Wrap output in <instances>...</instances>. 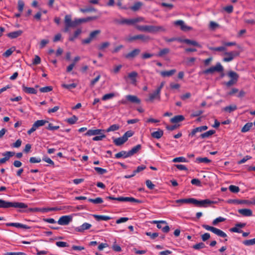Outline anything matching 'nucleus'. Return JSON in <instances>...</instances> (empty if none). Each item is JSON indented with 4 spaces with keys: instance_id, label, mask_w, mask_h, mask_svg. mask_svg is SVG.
<instances>
[{
    "instance_id": "nucleus-11",
    "label": "nucleus",
    "mask_w": 255,
    "mask_h": 255,
    "mask_svg": "<svg viewBox=\"0 0 255 255\" xmlns=\"http://www.w3.org/2000/svg\"><path fill=\"white\" fill-rule=\"evenodd\" d=\"M136 20H133V19L122 18L121 19H115L114 22L119 24L132 25L135 23Z\"/></svg>"
},
{
    "instance_id": "nucleus-3",
    "label": "nucleus",
    "mask_w": 255,
    "mask_h": 255,
    "mask_svg": "<svg viewBox=\"0 0 255 255\" xmlns=\"http://www.w3.org/2000/svg\"><path fill=\"white\" fill-rule=\"evenodd\" d=\"M150 39L149 36L144 34H139L134 36H130L127 37L126 40L128 42H131L136 40H140L142 42H145L149 41Z\"/></svg>"
},
{
    "instance_id": "nucleus-26",
    "label": "nucleus",
    "mask_w": 255,
    "mask_h": 255,
    "mask_svg": "<svg viewBox=\"0 0 255 255\" xmlns=\"http://www.w3.org/2000/svg\"><path fill=\"white\" fill-rule=\"evenodd\" d=\"M185 119L184 117L182 115L175 116L170 119V122L172 123H178L179 122L184 121Z\"/></svg>"
},
{
    "instance_id": "nucleus-53",
    "label": "nucleus",
    "mask_w": 255,
    "mask_h": 255,
    "mask_svg": "<svg viewBox=\"0 0 255 255\" xmlns=\"http://www.w3.org/2000/svg\"><path fill=\"white\" fill-rule=\"evenodd\" d=\"M96 10V9L92 6H90V7H87L86 8H80V11L83 13L87 12H91V11H95Z\"/></svg>"
},
{
    "instance_id": "nucleus-46",
    "label": "nucleus",
    "mask_w": 255,
    "mask_h": 255,
    "mask_svg": "<svg viewBox=\"0 0 255 255\" xmlns=\"http://www.w3.org/2000/svg\"><path fill=\"white\" fill-rule=\"evenodd\" d=\"M62 87L65 89L71 90L77 87V84L75 83H72L70 84H63L62 85Z\"/></svg>"
},
{
    "instance_id": "nucleus-28",
    "label": "nucleus",
    "mask_w": 255,
    "mask_h": 255,
    "mask_svg": "<svg viewBox=\"0 0 255 255\" xmlns=\"http://www.w3.org/2000/svg\"><path fill=\"white\" fill-rule=\"evenodd\" d=\"M163 134V131L162 130H161L160 129H158V130H157L156 131H154V132H152L151 134L152 137L156 138V139H159V138H161Z\"/></svg>"
},
{
    "instance_id": "nucleus-44",
    "label": "nucleus",
    "mask_w": 255,
    "mask_h": 255,
    "mask_svg": "<svg viewBox=\"0 0 255 255\" xmlns=\"http://www.w3.org/2000/svg\"><path fill=\"white\" fill-rule=\"evenodd\" d=\"M48 125L46 128L49 130L54 131L59 128V126H53V124L48 122Z\"/></svg>"
},
{
    "instance_id": "nucleus-31",
    "label": "nucleus",
    "mask_w": 255,
    "mask_h": 255,
    "mask_svg": "<svg viewBox=\"0 0 255 255\" xmlns=\"http://www.w3.org/2000/svg\"><path fill=\"white\" fill-rule=\"evenodd\" d=\"M141 148L140 144H137L136 146L132 147L130 150H129L130 156H132L134 154L136 153Z\"/></svg>"
},
{
    "instance_id": "nucleus-64",
    "label": "nucleus",
    "mask_w": 255,
    "mask_h": 255,
    "mask_svg": "<svg viewBox=\"0 0 255 255\" xmlns=\"http://www.w3.org/2000/svg\"><path fill=\"white\" fill-rule=\"evenodd\" d=\"M42 160L52 166L54 165V162L47 156H44L43 157Z\"/></svg>"
},
{
    "instance_id": "nucleus-45",
    "label": "nucleus",
    "mask_w": 255,
    "mask_h": 255,
    "mask_svg": "<svg viewBox=\"0 0 255 255\" xmlns=\"http://www.w3.org/2000/svg\"><path fill=\"white\" fill-rule=\"evenodd\" d=\"M247 200H236V199H230L228 201V203H231V204L233 203V204H240L245 203H247Z\"/></svg>"
},
{
    "instance_id": "nucleus-16",
    "label": "nucleus",
    "mask_w": 255,
    "mask_h": 255,
    "mask_svg": "<svg viewBox=\"0 0 255 255\" xmlns=\"http://www.w3.org/2000/svg\"><path fill=\"white\" fill-rule=\"evenodd\" d=\"M65 25L71 26L72 27H76L75 19L72 21L70 15H66L64 18Z\"/></svg>"
},
{
    "instance_id": "nucleus-33",
    "label": "nucleus",
    "mask_w": 255,
    "mask_h": 255,
    "mask_svg": "<svg viewBox=\"0 0 255 255\" xmlns=\"http://www.w3.org/2000/svg\"><path fill=\"white\" fill-rule=\"evenodd\" d=\"M215 133V130H210L207 132H205L201 134L200 135V137H201L202 138H207V137H209V136H210L211 135H213Z\"/></svg>"
},
{
    "instance_id": "nucleus-32",
    "label": "nucleus",
    "mask_w": 255,
    "mask_h": 255,
    "mask_svg": "<svg viewBox=\"0 0 255 255\" xmlns=\"http://www.w3.org/2000/svg\"><path fill=\"white\" fill-rule=\"evenodd\" d=\"M15 47L12 46L9 49H7L5 52L2 54V56L4 57H9L12 53L15 50Z\"/></svg>"
},
{
    "instance_id": "nucleus-50",
    "label": "nucleus",
    "mask_w": 255,
    "mask_h": 255,
    "mask_svg": "<svg viewBox=\"0 0 255 255\" xmlns=\"http://www.w3.org/2000/svg\"><path fill=\"white\" fill-rule=\"evenodd\" d=\"M243 244L247 246H252L255 244V238L251 239V240H245L243 242Z\"/></svg>"
},
{
    "instance_id": "nucleus-34",
    "label": "nucleus",
    "mask_w": 255,
    "mask_h": 255,
    "mask_svg": "<svg viewBox=\"0 0 255 255\" xmlns=\"http://www.w3.org/2000/svg\"><path fill=\"white\" fill-rule=\"evenodd\" d=\"M195 162L198 163H209L211 162V160L208 159L207 157H197L196 159Z\"/></svg>"
},
{
    "instance_id": "nucleus-8",
    "label": "nucleus",
    "mask_w": 255,
    "mask_h": 255,
    "mask_svg": "<svg viewBox=\"0 0 255 255\" xmlns=\"http://www.w3.org/2000/svg\"><path fill=\"white\" fill-rule=\"evenodd\" d=\"M72 221V217L70 215L61 216L57 221V223L62 226L68 225Z\"/></svg>"
},
{
    "instance_id": "nucleus-60",
    "label": "nucleus",
    "mask_w": 255,
    "mask_h": 255,
    "mask_svg": "<svg viewBox=\"0 0 255 255\" xmlns=\"http://www.w3.org/2000/svg\"><path fill=\"white\" fill-rule=\"evenodd\" d=\"M146 168V166L144 165H141L140 166H138L136 170H134L133 172L135 174H136L137 173H139L143 170H144Z\"/></svg>"
},
{
    "instance_id": "nucleus-20",
    "label": "nucleus",
    "mask_w": 255,
    "mask_h": 255,
    "mask_svg": "<svg viewBox=\"0 0 255 255\" xmlns=\"http://www.w3.org/2000/svg\"><path fill=\"white\" fill-rule=\"evenodd\" d=\"M130 156L129 151L124 150H122L115 154V157L116 158H120L122 157L126 158Z\"/></svg>"
},
{
    "instance_id": "nucleus-51",
    "label": "nucleus",
    "mask_w": 255,
    "mask_h": 255,
    "mask_svg": "<svg viewBox=\"0 0 255 255\" xmlns=\"http://www.w3.org/2000/svg\"><path fill=\"white\" fill-rule=\"evenodd\" d=\"M204 248H205V244L202 242L195 244L193 246V248L195 250H200Z\"/></svg>"
},
{
    "instance_id": "nucleus-6",
    "label": "nucleus",
    "mask_w": 255,
    "mask_h": 255,
    "mask_svg": "<svg viewBox=\"0 0 255 255\" xmlns=\"http://www.w3.org/2000/svg\"><path fill=\"white\" fill-rule=\"evenodd\" d=\"M224 54L226 56L223 58V61L229 62L232 61L235 57L239 56L240 52L238 51H232L226 52Z\"/></svg>"
},
{
    "instance_id": "nucleus-59",
    "label": "nucleus",
    "mask_w": 255,
    "mask_h": 255,
    "mask_svg": "<svg viewBox=\"0 0 255 255\" xmlns=\"http://www.w3.org/2000/svg\"><path fill=\"white\" fill-rule=\"evenodd\" d=\"M100 33H101V30H96L92 31L90 33V34L89 35V36L93 39L95 37H96V36L97 35H98L99 34H100Z\"/></svg>"
},
{
    "instance_id": "nucleus-39",
    "label": "nucleus",
    "mask_w": 255,
    "mask_h": 255,
    "mask_svg": "<svg viewBox=\"0 0 255 255\" xmlns=\"http://www.w3.org/2000/svg\"><path fill=\"white\" fill-rule=\"evenodd\" d=\"M120 127L118 124H114L111 126L109 128H108L105 131L106 132H110V131H114L118 130L120 128Z\"/></svg>"
},
{
    "instance_id": "nucleus-38",
    "label": "nucleus",
    "mask_w": 255,
    "mask_h": 255,
    "mask_svg": "<svg viewBox=\"0 0 255 255\" xmlns=\"http://www.w3.org/2000/svg\"><path fill=\"white\" fill-rule=\"evenodd\" d=\"M124 202H135L136 203H141V201L136 199L133 197H124Z\"/></svg>"
},
{
    "instance_id": "nucleus-30",
    "label": "nucleus",
    "mask_w": 255,
    "mask_h": 255,
    "mask_svg": "<svg viewBox=\"0 0 255 255\" xmlns=\"http://www.w3.org/2000/svg\"><path fill=\"white\" fill-rule=\"evenodd\" d=\"M228 75L231 78V80H233L236 82L238 81L239 75L236 72L231 71L228 72Z\"/></svg>"
},
{
    "instance_id": "nucleus-62",
    "label": "nucleus",
    "mask_w": 255,
    "mask_h": 255,
    "mask_svg": "<svg viewBox=\"0 0 255 255\" xmlns=\"http://www.w3.org/2000/svg\"><path fill=\"white\" fill-rule=\"evenodd\" d=\"M41 161V159L39 157H31L29 159V162L31 163H39Z\"/></svg>"
},
{
    "instance_id": "nucleus-27",
    "label": "nucleus",
    "mask_w": 255,
    "mask_h": 255,
    "mask_svg": "<svg viewBox=\"0 0 255 255\" xmlns=\"http://www.w3.org/2000/svg\"><path fill=\"white\" fill-rule=\"evenodd\" d=\"M176 70L175 69H172L169 71H164L160 72V75L163 77H170L175 73Z\"/></svg>"
},
{
    "instance_id": "nucleus-4",
    "label": "nucleus",
    "mask_w": 255,
    "mask_h": 255,
    "mask_svg": "<svg viewBox=\"0 0 255 255\" xmlns=\"http://www.w3.org/2000/svg\"><path fill=\"white\" fill-rule=\"evenodd\" d=\"M223 67L220 63H217L215 66H212L208 69L204 70L202 73L204 74H213L214 72H223Z\"/></svg>"
},
{
    "instance_id": "nucleus-47",
    "label": "nucleus",
    "mask_w": 255,
    "mask_h": 255,
    "mask_svg": "<svg viewBox=\"0 0 255 255\" xmlns=\"http://www.w3.org/2000/svg\"><path fill=\"white\" fill-rule=\"evenodd\" d=\"M229 189L232 193H238L240 191V188L238 186L231 185L229 186Z\"/></svg>"
},
{
    "instance_id": "nucleus-61",
    "label": "nucleus",
    "mask_w": 255,
    "mask_h": 255,
    "mask_svg": "<svg viewBox=\"0 0 255 255\" xmlns=\"http://www.w3.org/2000/svg\"><path fill=\"white\" fill-rule=\"evenodd\" d=\"M226 219L220 217L215 219L212 222L213 225H216L219 222H222L225 221Z\"/></svg>"
},
{
    "instance_id": "nucleus-12",
    "label": "nucleus",
    "mask_w": 255,
    "mask_h": 255,
    "mask_svg": "<svg viewBox=\"0 0 255 255\" xmlns=\"http://www.w3.org/2000/svg\"><path fill=\"white\" fill-rule=\"evenodd\" d=\"M140 52V50L139 48H135L132 50L131 51L127 53L125 55V57L127 59H133L135 57L137 56Z\"/></svg>"
},
{
    "instance_id": "nucleus-24",
    "label": "nucleus",
    "mask_w": 255,
    "mask_h": 255,
    "mask_svg": "<svg viewBox=\"0 0 255 255\" xmlns=\"http://www.w3.org/2000/svg\"><path fill=\"white\" fill-rule=\"evenodd\" d=\"M180 41L188 45H192L195 46H197L199 48L201 47V45L199 44L197 42L194 40H192L188 39H184L183 40H181Z\"/></svg>"
},
{
    "instance_id": "nucleus-7",
    "label": "nucleus",
    "mask_w": 255,
    "mask_h": 255,
    "mask_svg": "<svg viewBox=\"0 0 255 255\" xmlns=\"http://www.w3.org/2000/svg\"><path fill=\"white\" fill-rule=\"evenodd\" d=\"M165 29L162 26L145 25V32L156 33L159 31H165Z\"/></svg>"
},
{
    "instance_id": "nucleus-2",
    "label": "nucleus",
    "mask_w": 255,
    "mask_h": 255,
    "mask_svg": "<svg viewBox=\"0 0 255 255\" xmlns=\"http://www.w3.org/2000/svg\"><path fill=\"white\" fill-rule=\"evenodd\" d=\"M202 227L205 229L213 232V233H214L215 235H217L219 237L225 238L227 236V234L225 232L215 227L210 226L207 225H203Z\"/></svg>"
},
{
    "instance_id": "nucleus-5",
    "label": "nucleus",
    "mask_w": 255,
    "mask_h": 255,
    "mask_svg": "<svg viewBox=\"0 0 255 255\" xmlns=\"http://www.w3.org/2000/svg\"><path fill=\"white\" fill-rule=\"evenodd\" d=\"M48 123V122L46 120H41L36 121L32 126L31 128H30L27 131V133L28 134L30 135L32 132L35 131L38 128L40 127H42L44 126L45 124Z\"/></svg>"
},
{
    "instance_id": "nucleus-25",
    "label": "nucleus",
    "mask_w": 255,
    "mask_h": 255,
    "mask_svg": "<svg viewBox=\"0 0 255 255\" xmlns=\"http://www.w3.org/2000/svg\"><path fill=\"white\" fill-rule=\"evenodd\" d=\"M113 142L115 143V144L117 146H120L127 141V140L125 139L123 136L117 138H113Z\"/></svg>"
},
{
    "instance_id": "nucleus-54",
    "label": "nucleus",
    "mask_w": 255,
    "mask_h": 255,
    "mask_svg": "<svg viewBox=\"0 0 255 255\" xmlns=\"http://www.w3.org/2000/svg\"><path fill=\"white\" fill-rule=\"evenodd\" d=\"M173 162H187L188 161L187 159L184 157H178L174 158L172 160Z\"/></svg>"
},
{
    "instance_id": "nucleus-23",
    "label": "nucleus",
    "mask_w": 255,
    "mask_h": 255,
    "mask_svg": "<svg viewBox=\"0 0 255 255\" xmlns=\"http://www.w3.org/2000/svg\"><path fill=\"white\" fill-rule=\"evenodd\" d=\"M160 93L159 90H156L154 92L149 94V99L147 101H153L154 99L157 98L160 99Z\"/></svg>"
},
{
    "instance_id": "nucleus-41",
    "label": "nucleus",
    "mask_w": 255,
    "mask_h": 255,
    "mask_svg": "<svg viewBox=\"0 0 255 255\" xmlns=\"http://www.w3.org/2000/svg\"><path fill=\"white\" fill-rule=\"evenodd\" d=\"M253 126L252 123H247L242 128L241 131L242 132H246L250 130L251 128Z\"/></svg>"
},
{
    "instance_id": "nucleus-48",
    "label": "nucleus",
    "mask_w": 255,
    "mask_h": 255,
    "mask_svg": "<svg viewBox=\"0 0 255 255\" xmlns=\"http://www.w3.org/2000/svg\"><path fill=\"white\" fill-rule=\"evenodd\" d=\"M94 169L98 173L101 175L105 174L107 172V170L106 169L99 167H94Z\"/></svg>"
},
{
    "instance_id": "nucleus-14",
    "label": "nucleus",
    "mask_w": 255,
    "mask_h": 255,
    "mask_svg": "<svg viewBox=\"0 0 255 255\" xmlns=\"http://www.w3.org/2000/svg\"><path fill=\"white\" fill-rule=\"evenodd\" d=\"M91 227V224L88 223H85L81 226L76 227L75 228V231L77 232L83 233L85 230L89 229Z\"/></svg>"
},
{
    "instance_id": "nucleus-22",
    "label": "nucleus",
    "mask_w": 255,
    "mask_h": 255,
    "mask_svg": "<svg viewBox=\"0 0 255 255\" xmlns=\"http://www.w3.org/2000/svg\"><path fill=\"white\" fill-rule=\"evenodd\" d=\"M22 89L24 92L27 94H36L37 90H36L34 88L32 87H27L25 86L24 85L22 86Z\"/></svg>"
},
{
    "instance_id": "nucleus-19",
    "label": "nucleus",
    "mask_w": 255,
    "mask_h": 255,
    "mask_svg": "<svg viewBox=\"0 0 255 255\" xmlns=\"http://www.w3.org/2000/svg\"><path fill=\"white\" fill-rule=\"evenodd\" d=\"M138 73L135 71H132L128 73V78L131 81V83L135 84L136 82V77H137Z\"/></svg>"
},
{
    "instance_id": "nucleus-36",
    "label": "nucleus",
    "mask_w": 255,
    "mask_h": 255,
    "mask_svg": "<svg viewBox=\"0 0 255 255\" xmlns=\"http://www.w3.org/2000/svg\"><path fill=\"white\" fill-rule=\"evenodd\" d=\"M237 109V107L236 105H230L229 106L225 107L223 108V110L229 113H231L233 111H234Z\"/></svg>"
},
{
    "instance_id": "nucleus-52",
    "label": "nucleus",
    "mask_w": 255,
    "mask_h": 255,
    "mask_svg": "<svg viewBox=\"0 0 255 255\" xmlns=\"http://www.w3.org/2000/svg\"><path fill=\"white\" fill-rule=\"evenodd\" d=\"M134 134L133 131L132 130H128L125 133V134L123 135L125 139L127 141L128 137L132 136Z\"/></svg>"
},
{
    "instance_id": "nucleus-56",
    "label": "nucleus",
    "mask_w": 255,
    "mask_h": 255,
    "mask_svg": "<svg viewBox=\"0 0 255 255\" xmlns=\"http://www.w3.org/2000/svg\"><path fill=\"white\" fill-rule=\"evenodd\" d=\"M24 3L22 0H18V9L20 12H21L23 10Z\"/></svg>"
},
{
    "instance_id": "nucleus-10",
    "label": "nucleus",
    "mask_w": 255,
    "mask_h": 255,
    "mask_svg": "<svg viewBox=\"0 0 255 255\" xmlns=\"http://www.w3.org/2000/svg\"><path fill=\"white\" fill-rule=\"evenodd\" d=\"M98 18V16H89V17H88L86 18H76L75 19L76 27L82 23H85V22L90 21L91 20H95V19H97Z\"/></svg>"
},
{
    "instance_id": "nucleus-40",
    "label": "nucleus",
    "mask_w": 255,
    "mask_h": 255,
    "mask_svg": "<svg viewBox=\"0 0 255 255\" xmlns=\"http://www.w3.org/2000/svg\"><path fill=\"white\" fill-rule=\"evenodd\" d=\"M208 48L210 50L214 51L222 52V51H225L227 50V48L225 46H220V47H208Z\"/></svg>"
},
{
    "instance_id": "nucleus-18",
    "label": "nucleus",
    "mask_w": 255,
    "mask_h": 255,
    "mask_svg": "<svg viewBox=\"0 0 255 255\" xmlns=\"http://www.w3.org/2000/svg\"><path fill=\"white\" fill-rule=\"evenodd\" d=\"M126 99L132 103L139 104L140 103V100L137 96L134 95H127Z\"/></svg>"
},
{
    "instance_id": "nucleus-1",
    "label": "nucleus",
    "mask_w": 255,
    "mask_h": 255,
    "mask_svg": "<svg viewBox=\"0 0 255 255\" xmlns=\"http://www.w3.org/2000/svg\"><path fill=\"white\" fill-rule=\"evenodd\" d=\"M27 204L22 202H11L0 199V208H15L25 209L27 208Z\"/></svg>"
},
{
    "instance_id": "nucleus-21",
    "label": "nucleus",
    "mask_w": 255,
    "mask_h": 255,
    "mask_svg": "<svg viewBox=\"0 0 255 255\" xmlns=\"http://www.w3.org/2000/svg\"><path fill=\"white\" fill-rule=\"evenodd\" d=\"M22 33H23V31L22 30H18L15 31H13V32L8 33L7 34V36L11 39H13V38H16L19 37L22 34Z\"/></svg>"
},
{
    "instance_id": "nucleus-43",
    "label": "nucleus",
    "mask_w": 255,
    "mask_h": 255,
    "mask_svg": "<svg viewBox=\"0 0 255 255\" xmlns=\"http://www.w3.org/2000/svg\"><path fill=\"white\" fill-rule=\"evenodd\" d=\"M88 201L95 204H101L103 202V199L101 197H97L96 199L90 198L88 199Z\"/></svg>"
},
{
    "instance_id": "nucleus-49",
    "label": "nucleus",
    "mask_w": 255,
    "mask_h": 255,
    "mask_svg": "<svg viewBox=\"0 0 255 255\" xmlns=\"http://www.w3.org/2000/svg\"><path fill=\"white\" fill-rule=\"evenodd\" d=\"M52 89V86H46L40 88L39 91L42 93H47L51 91Z\"/></svg>"
},
{
    "instance_id": "nucleus-35",
    "label": "nucleus",
    "mask_w": 255,
    "mask_h": 255,
    "mask_svg": "<svg viewBox=\"0 0 255 255\" xmlns=\"http://www.w3.org/2000/svg\"><path fill=\"white\" fill-rule=\"evenodd\" d=\"M170 52L169 48H165L160 50L157 56L158 57H163V56L168 54Z\"/></svg>"
},
{
    "instance_id": "nucleus-42",
    "label": "nucleus",
    "mask_w": 255,
    "mask_h": 255,
    "mask_svg": "<svg viewBox=\"0 0 255 255\" xmlns=\"http://www.w3.org/2000/svg\"><path fill=\"white\" fill-rule=\"evenodd\" d=\"M2 154L4 156L3 158L6 159V161H7L9 160L10 157L13 156L15 154V152L12 151H6Z\"/></svg>"
},
{
    "instance_id": "nucleus-63",
    "label": "nucleus",
    "mask_w": 255,
    "mask_h": 255,
    "mask_svg": "<svg viewBox=\"0 0 255 255\" xmlns=\"http://www.w3.org/2000/svg\"><path fill=\"white\" fill-rule=\"evenodd\" d=\"M145 184L147 187L150 190L153 189L155 187V185L150 180H146Z\"/></svg>"
},
{
    "instance_id": "nucleus-17",
    "label": "nucleus",
    "mask_w": 255,
    "mask_h": 255,
    "mask_svg": "<svg viewBox=\"0 0 255 255\" xmlns=\"http://www.w3.org/2000/svg\"><path fill=\"white\" fill-rule=\"evenodd\" d=\"M238 212L245 217H250L253 215V212L250 209H241L238 210Z\"/></svg>"
},
{
    "instance_id": "nucleus-13",
    "label": "nucleus",
    "mask_w": 255,
    "mask_h": 255,
    "mask_svg": "<svg viewBox=\"0 0 255 255\" xmlns=\"http://www.w3.org/2000/svg\"><path fill=\"white\" fill-rule=\"evenodd\" d=\"M174 24L177 26H180L181 29L183 31H189L192 29V27L188 26L185 24L184 22L182 20L175 21Z\"/></svg>"
},
{
    "instance_id": "nucleus-55",
    "label": "nucleus",
    "mask_w": 255,
    "mask_h": 255,
    "mask_svg": "<svg viewBox=\"0 0 255 255\" xmlns=\"http://www.w3.org/2000/svg\"><path fill=\"white\" fill-rule=\"evenodd\" d=\"M78 118L75 116H73L71 118L67 119L66 121L69 124L73 125L76 122Z\"/></svg>"
},
{
    "instance_id": "nucleus-58",
    "label": "nucleus",
    "mask_w": 255,
    "mask_h": 255,
    "mask_svg": "<svg viewBox=\"0 0 255 255\" xmlns=\"http://www.w3.org/2000/svg\"><path fill=\"white\" fill-rule=\"evenodd\" d=\"M110 43L109 42L107 41V42H103L100 46H99L98 49L99 50H102L104 49L105 48L109 47L110 46Z\"/></svg>"
},
{
    "instance_id": "nucleus-15",
    "label": "nucleus",
    "mask_w": 255,
    "mask_h": 255,
    "mask_svg": "<svg viewBox=\"0 0 255 255\" xmlns=\"http://www.w3.org/2000/svg\"><path fill=\"white\" fill-rule=\"evenodd\" d=\"M5 225L7 227L12 226L18 228H22L24 229H30V227L24 225L19 223H7L5 224Z\"/></svg>"
},
{
    "instance_id": "nucleus-37",
    "label": "nucleus",
    "mask_w": 255,
    "mask_h": 255,
    "mask_svg": "<svg viewBox=\"0 0 255 255\" xmlns=\"http://www.w3.org/2000/svg\"><path fill=\"white\" fill-rule=\"evenodd\" d=\"M142 5V3L140 1H137L134 3L133 5H132L131 7H130V9L134 11H137L139 9V8L141 7V6Z\"/></svg>"
},
{
    "instance_id": "nucleus-9",
    "label": "nucleus",
    "mask_w": 255,
    "mask_h": 255,
    "mask_svg": "<svg viewBox=\"0 0 255 255\" xmlns=\"http://www.w3.org/2000/svg\"><path fill=\"white\" fill-rule=\"evenodd\" d=\"M215 202L209 199L198 200L196 199V206L199 207H207L208 206L214 204Z\"/></svg>"
},
{
    "instance_id": "nucleus-57",
    "label": "nucleus",
    "mask_w": 255,
    "mask_h": 255,
    "mask_svg": "<svg viewBox=\"0 0 255 255\" xmlns=\"http://www.w3.org/2000/svg\"><path fill=\"white\" fill-rule=\"evenodd\" d=\"M115 96L114 93H109L104 95L102 98V100L106 101L113 98Z\"/></svg>"
},
{
    "instance_id": "nucleus-29",
    "label": "nucleus",
    "mask_w": 255,
    "mask_h": 255,
    "mask_svg": "<svg viewBox=\"0 0 255 255\" xmlns=\"http://www.w3.org/2000/svg\"><path fill=\"white\" fill-rule=\"evenodd\" d=\"M93 217L97 221H108L111 219L110 217L105 215H93Z\"/></svg>"
}]
</instances>
